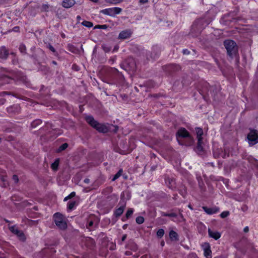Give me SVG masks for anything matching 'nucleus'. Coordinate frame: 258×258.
<instances>
[{"label":"nucleus","mask_w":258,"mask_h":258,"mask_svg":"<svg viewBox=\"0 0 258 258\" xmlns=\"http://www.w3.org/2000/svg\"><path fill=\"white\" fill-rule=\"evenodd\" d=\"M178 143L181 145L189 146L194 143V139L184 127H180L176 133Z\"/></svg>","instance_id":"obj_1"},{"label":"nucleus","mask_w":258,"mask_h":258,"mask_svg":"<svg viewBox=\"0 0 258 258\" xmlns=\"http://www.w3.org/2000/svg\"><path fill=\"white\" fill-rule=\"evenodd\" d=\"M30 57L33 59L34 64H40L45 61L46 55L44 51L38 49Z\"/></svg>","instance_id":"obj_2"},{"label":"nucleus","mask_w":258,"mask_h":258,"mask_svg":"<svg viewBox=\"0 0 258 258\" xmlns=\"http://www.w3.org/2000/svg\"><path fill=\"white\" fill-rule=\"evenodd\" d=\"M53 220L56 225L61 230L67 228V224L64 216L60 213H56L53 215Z\"/></svg>","instance_id":"obj_3"},{"label":"nucleus","mask_w":258,"mask_h":258,"mask_svg":"<svg viewBox=\"0 0 258 258\" xmlns=\"http://www.w3.org/2000/svg\"><path fill=\"white\" fill-rule=\"evenodd\" d=\"M224 45L227 50L228 55L230 56H232L237 52L236 44L234 41L226 40L224 41Z\"/></svg>","instance_id":"obj_4"},{"label":"nucleus","mask_w":258,"mask_h":258,"mask_svg":"<svg viewBox=\"0 0 258 258\" xmlns=\"http://www.w3.org/2000/svg\"><path fill=\"white\" fill-rule=\"evenodd\" d=\"M121 67L126 71L132 73L135 72L137 69L135 60L131 57L126 59Z\"/></svg>","instance_id":"obj_5"},{"label":"nucleus","mask_w":258,"mask_h":258,"mask_svg":"<svg viewBox=\"0 0 258 258\" xmlns=\"http://www.w3.org/2000/svg\"><path fill=\"white\" fill-rule=\"evenodd\" d=\"M247 139L249 146H253L258 143V132L256 130L251 129L247 134Z\"/></svg>","instance_id":"obj_6"},{"label":"nucleus","mask_w":258,"mask_h":258,"mask_svg":"<svg viewBox=\"0 0 258 258\" xmlns=\"http://www.w3.org/2000/svg\"><path fill=\"white\" fill-rule=\"evenodd\" d=\"M122 9L118 7H114L102 10L100 13L111 17H114L116 15L120 13Z\"/></svg>","instance_id":"obj_7"},{"label":"nucleus","mask_w":258,"mask_h":258,"mask_svg":"<svg viewBox=\"0 0 258 258\" xmlns=\"http://www.w3.org/2000/svg\"><path fill=\"white\" fill-rule=\"evenodd\" d=\"M10 230L14 234L16 235L19 239L24 242L26 240V236L24 233V232L22 230H19L15 226H12L9 228Z\"/></svg>","instance_id":"obj_8"},{"label":"nucleus","mask_w":258,"mask_h":258,"mask_svg":"<svg viewBox=\"0 0 258 258\" xmlns=\"http://www.w3.org/2000/svg\"><path fill=\"white\" fill-rule=\"evenodd\" d=\"M204 250V254L206 258H212V251L209 243L205 242L202 245Z\"/></svg>","instance_id":"obj_9"},{"label":"nucleus","mask_w":258,"mask_h":258,"mask_svg":"<svg viewBox=\"0 0 258 258\" xmlns=\"http://www.w3.org/2000/svg\"><path fill=\"white\" fill-rule=\"evenodd\" d=\"M16 78L17 81L25 84L26 85H29V82L27 77L22 73H18L16 75Z\"/></svg>","instance_id":"obj_10"},{"label":"nucleus","mask_w":258,"mask_h":258,"mask_svg":"<svg viewBox=\"0 0 258 258\" xmlns=\"http://www.w3.org/2000/svg\"><path fill=\"white\" fill-rule=\"evenodd\" d=\"M132 32L131 30L127 29L122 31L118 35V38L120 39H125L131 37Z\"/></svg>","instance_id":"obj_11"},{"label":"nucleus","mask_w":258,"mask_h":258,"mask_svg":"<svg viewBox=\"0 0 258 258\" xmlns=\"http://www.w3.org/2000/svg\"><path fill=\"white\" fill-rule=\"evenodd\" d=\"M202 209L208 215H212L214 214H216L219 211V208L217 207L208 208L206 206H203L202 207Z\"/></svg>","instance_id":"obj_12"},{"label":"nucleus","mask_w":258,"mask_h":258,"mask_svg":"<svg viewBox=\"0 0 258 258\" xmlns=\"http://www.w3.org/2000/svg\"><path fill=\"white\" fill-rule=\"evenodd\" d=\"M94 128H95L99 132L102 133H107L109 130L110 129V128H109L106 125L99 123V122L97 123V124H96Z\"/></svg>","instance_id":"obj_13"},{"label":"nucleus","mask_w":258,"mask_h":258,"mask_svg":"<svg viewBox=\"0 0 258 258\" xmlns=\"http://www.w3.org/2000/svg\"><path fill=\"white\" fill-rule=\"evenodd\" d=\"M9 54V51L5 46H3L0 47V58L6 59Z\"/></svg>","instance_id":"obj_14"},{"label":"nucleus","mask_w":258,"mask_h":258,"mask_svg":"<svg viewBox=\"0 0 258 258\" xmlns=\"http://www.w3.org/2000/svg\"><path fill=\"white\" fill-rule=\"evenodd\" d=\"M85 120L88 123H89L92 127L94 128L98 122L94 119L93 117L91 115H87L85 117Z\"/></svg>","instance_id":"obj_15"},{"label":"nucleus","mask_w":258,"mask_h":258,"mask_svg":"<svg viewBox=\"0 0 258 258\" xmlns=\"http://www.w3.org/2000/svg\"><path fill=\"white\" fill-rule=\"evenodd\" d=\"M208 234L210 237L214 238L215 240H217L221 237V234L220 232L216 231H213L210 228L208 229Z\"/></svg>","instance_id":"obj_16"},{"label":"nucleus","mask_w":258,"mask_h":258,"mask_svg":"<svg viewBox=\"0 0 258 258\" xmlns=\"http://www.w3.org/2000/svg\"><path fill=\"white\" fill-rule=\"evenodd\" d=\"M167 71L174 72L180 69L179 66L176 64H169L165 66Z\"/></svg>","instance_id":"obj_17"},{"label":"nucleus","mask_w":258,"mask_h":258,"mask_svg":"<svg viewBox=\"0 0 258 258\" xmlns=\"http://www.w3.org/2000/svg\"><path fill=\"white\" fill-rule=\"evenodd\" d=\"M74 0H64L62 3V6L66 8H70L74 5Z\"/></svg>","instance_id":"obj_18"},{"label":"nucleus","mask_w":258,"mask_h":258,"mask_svg":"<svg viewBox=\"0 0 258 258\" xmlns=\"http://www.w3.org/2000/svg\"><path fill=\"white\" fill-rule=\"evenodd\" d=\"M169 235L172 241H178L179 240L177 233L173 230L170 231Z\"/></svg>","instance_id":"obj_19"},{"label":"nucleus","mask_w":258,"mask_h":258,"mask_svg":"<svg viewBox=\"0 0 258 258\" xmlns=\"http://www.w3.org/2000/svg\"><path fill=\"white\" fill-rule=\"evenodd\" d=\"M125 207V205H122L115 210L114 214L116 217H118L121 216V215L123 213L124 211Z\"/></svg>","instance_id":"obj_20"},{"label":"nucleus","mask_w":258,"mask_h":258,"mask_svg":"<svg viewBox=\"0 0 258 258\" xmlns=\"http://www.w3.org/2000/svg\"><path fill=\"white\" fill-rule=\"evenodd\" d=\"M198 139V143L197 146V150L198 152H201L203 151V138L197 139Z\"/></svg>","instance_id":"obj_21"},{"label":"nucleus","mask_w":258,"mask_h":258,"mask_svg":"<svg viewBox=\"0 0 258 258\" xmlns=\"http://www.w3.org/2000/svg\"><path fill=\"white\" fill-rule=\"evenodd\" d=\"M77 205V202L75 201H71L68 202V211H72L74 207Z\"/></svg>","instance_id":"obj_22"},{"label":"nucleus","mask_w":258,"mask_h":258,"mask_svg":"<svg viewBox=\"0 0 258 258\" xmlns=\"http://www.w3.org/2000/svg\"><path fill=\"white\" fill-rule=\"evenodd\" d=\"M195 130H196V132L197 139L203 138V137H202V136L203 135V129L200 127H196L195 128Z\"/></svg>","instance_id":"obj_23"},{"label":"nucleus","mask_w":258,"mask_h":258,"mask_svg":"<svg viewBox=\"0 0 258 258\" xmlns=\"http://www.w3.org/2000/svg\"><path fill=\"white\" fill-rule=\"evenodd\" d=\"M42 123V121L40 119H37L34 120L31 124V127L33 128H35L37 127L38 125Z\"/></svg>","instance_id":"obj_24"},{"label":"nucleus","mask_w":258,"mask_h":258,"mask_svg":"<svg viewBox=\"0 0 258 258\" xmlns=\"http://www.w3.org/2000/svg\"><path fill=\"white\" fill-rule=\"evenodd\" d=\"M123 172V170L120 169L118 170V171L114 175V177L112 179V181H114L117 178H118L122 174Z\"/></svg>","instance_id":"obj_25"},{"label":"nucleus","mask_w":258,"mask_h":258,"mask_svg":"<svg viewBox=\"0 0 258 258\" xmlns=\"http://www.w3.org/2000/svg\"><path fill=\"white\" fill-rule=\"evenodd\" d=\"M47 48L49 49V50L50 51H51L53 53V54L56 56H58V52L56 51V50L55 49V48L53 47L52 45H51L50 44H49L47 46Z\"/></svg>","instance_id":"obj_26"},{"label":"nucleus","mask_w":258,"mask_h":258,"mask_svg":"<svg viewBox=\"0 0 258 258\" xmlns=\"http://www.w3.org/2000/svg\"><path fill=\"white\" fill-rule=\"evenodd\" d=\"M68 147V144L67 143H64L62 144L57 149V152H61L65 149H66Z\"/></svg>","instance_id":"obj_27"},{"label":"nucleus","mask_w":258,"mask_h":258,"mask_svg":"<svg viewBox=\"0 0 258 258\" xmlns=\"http://www.w3.org/2000/svg\"><path fill=\"white\" fill-rule=\"evenodd\" d=\"M19 49L22 53H23V54L26 53V47L24 44H20V45L19 46Z\"/></svg>","instance_id":"obj_28"},{"label":"nucleus","mask_w":258,"mask_h":258,"mask_svg":"<svg viewBox=\"0 0 258 258\" xmlns=\"http://www.w3.org/2000/svg\"><path fill=\"white\" fill-rule=\"evenodd\" d=\"M82 24L85 27H88V28H90V27H92L93 26V23L91 22H89V21H84L82 23Z\"/></svg>","instance_id":"obj_29"},{"label":"nucleus","mask_w":258,"mask_h":258,"mask_svg":"<svg viewBox=\"0 0 258 258\" xmlns=\"http://www.w3.org/2000/svg\"><path fill=\"white\" fill-rule=\"evenodd\" d=\"M133 212H134V210L133 209H129L126 213V214H125V218L126 219H128L129 218H130L132 214H133Z\"/></svg>","instance_id":"obj_30"},{"label":"nucleus","mask_w":258,"mask_h":258,"mask_svg":"<svg viewBox=\"0 0 258 258\" xmlns=\"http://www.w3.org/2000/svg\"><path fill=\"white\" fill-rule=\"evenodd\" d=\"M136 221L137 223L139 224H141L144 222V218L142 216H138L136 219Z\"/></svg>","instance_id":"obj_31"},{"label":"nucleus","mask_w":258,"mask_h":258,"mask_svg":"<svg viewBox=\"0 0 258 258\" xmlns=\"http://www.w3.org/2000/svg\"><path fill=\"white\" fill-rule=\"evenodd\" d=\"M164 234V230L163 229H159L157 232V236L159 238H161Z\"/></svg>","instance_id":"obj_32"},{"label":"nucleus","mask_w":258,"mask_h":258,"mask_svg":"<svg viewBox=\"0 0 258 258\" xmlns=\"http://www.w3.org/2000/svg\"><path fill=\"white\" fill-rule=\"evenodd\" d=\"M213 87L210 86L207 93L208 96L211 95L212 97H215V95L213 93Z\"/></svg>","instance_id":"obj_33"},{"label":"nucleus","mask_w":258,"mask_h":258,"mask_svg":"<svg viewBox=\"0 0 258 258\" xmlns=\"http://www.w3.org/2000/svg\"><path fill=\"white\" fill-rule=\"evenodd\" d=\"M38 65V70L41 71H48V68L45 66H43L40 63V64Z\"/></svg>","instance_id":"obj_34"},{"label":"nucleus","mask_w":258,"mask_h":258,"mask_svg":"<svg viewBox=\"0 0 258 258\" xmlns=\"http://www.w3.org/2000/svg\"><path fill=\"white\" fill-rule=\"evenodd\" d=\"M87 243L90 244V248H92L95 246V242L93 239L89 238L88 239H87Z\"/></svg>","instance_id":"obj_35"},{"label":"nucleus","mask_w":258,"mask_h":258,"mask_svg":"<svg viewBox=\"0 0 258 258\" xmlns=\"http://www.w3.org/2000/svg\"><path fill=\"white\" fill-rule=\"evenodd\" d=\"M75 195H76L75 192H74V191L72 192L69 196H68L67 197L64 198L63 201H67L68 200L71 199L72 198L74 197L75 196Z\"/></svg>","instance_id":"obj_36"},{"label":"nucleus","mask_w":258,"mask_h":258,"mask_svg":"<svg viewBox=\"0 0 258 258\" xmlns=\"http://www.w3.org/2000/svg\"><path fill=\"white\" fill-rule=\"evenodd\" d=\"M49 9V5L48 4H43L41 7V11L47 12Z\"/></svg>","instance_id":"obj_37"},{"label":"nucleus","mask_w":258,"mask_h":258,"mask_svg":"<svg viewBox=\"0 0 258 258\" xmlns=\"http://www.w3.org/2000/svg\"><path fill=\"white\" fill-rule=\"evenodd\" d=\"M68 50L73 53L75 52L76 48L75 46L72 44H69L68 45Z\"/></svg>","instance_id":"obj_38"},{"label":"nucleus","mask_w":258,"mask_h":258,"mask_svg":"<svg viewBox=\"0 0 258 258\" xmlns=\"http://www.w3.org/2000/svg\"><path fill=\"white\" fill-rule=\"evenodd\" d=\"M229 215V212L228 211H224L222 212L220 214V217L222 218H225L227 217Z\"/></svg>","instance_id":"obj_39"},{"label":"nucleus","mask_w":258,"mask_h":258,"mask_svg":"<svg viewBox=\"0 0 258 258\" xmlns=\"http://www.w3.org/2000/svg\"><path fill=\"white\" fill-rule=\"evenodd\" d=\"M108 26L106 25H96L95 26L94 29L98 28V29H106Z\"/></svg>","instance_id":"obj_40"},{"label":"nucleus","mask_w":258,"mask_h":258,"mask_svg":"<svg viewBox=\"0 0 258 258\" xmlns=\"http://www.w3.org/2000/svg\"><path fill=\"white\" fill-rule=\"evenodd\" d=\"M58 165V162L57 161H55L54 163H53L51 164V168L53 170H56L57 168Z\"/></svg>","instance_id":"obj_41"},{"label":"nucleus","mask_w":258,"mask_h":258,"mask_svg":"<svg viewBox=\"0 0 258 258\" xmlns=\"http://www.w3.org/2000/svg\"><path fill=\"white\" fill-rule=\"evenodd\" d=\"M13 179L15 181L16 183H17L19 181L18 176L17 175H14L13 176Z\"/></svg>","instance_id":"obj_42"},{"label":"nucleus","mask_w":258,"mask_h":258,"mask_svg":"<svg viewBox=\"0 0 258 258\" xmlns=\"http://www.w3.org/2000/svg\"><path fill=\"white\" fill-rule=\"evenodd\" d=\"M122 1H123V0H111V1H109V2H111V3L116 4L121 2Z\"/></svg>","instance_id":"obj_43"},{"label":"nucleus","mask_w":258,"mask_h":258,"mask_svg":"<svg viewBox=\"0 0 258 258\" xmlns=\"http://www.w3.org/2000/svg\"><path fill=\"white\" fill-rule=\"evenodd\" d=\"M177 216V215L175 213H168V217H176Z\"/></svg>","instance_id":"obj_44"},{"label":"nucleus","mask_w":258,"mask_h":258,"mask_svg":"<svg viewBox=\"0 0 258 258\" xmlns=\"http://www.w3.org/2000/svg\"><path fill=\"white\" fill-rule=\"evenodd\" d=\"M102 47H103V50H104V51L106 52H109L110 49H111L110 48L108 47H106L105 46H102Z\"/></svg>","instance_id":"obj_45"},{"label":"nucleus","mask_w":258,"mask_h":258,"mask_svg":"<svg viewBox=\"0 0 258 258\" xmlns=\"http://www.w3.org/2000/svg\"><path fill=\"white\" fill-rule=\"evenodd\" d=\"M93 222L92 221H90L89 222L88 224L87 225V227L89 228L91 227L93 225Z\"/></svg>","instance_id":"obj_46"},{"label":"nucleus","mask_w":258,"mask_h":258,"mask_svg":"<svg viewBox=\"0 0 258 258\" xmlns=\"http://www.w3.org/2000/svg\"><path fill=\"white\" fill-rule=\"evenodd\" d=\"M113 127V129H112V131L116 133L117 132L118 130V127L117 125H111Z\"/></svg>","instance_id":"obj_47"},{"label":"nucleus","mask_w":258,"mask_h":258,"mask_svg":"<svg viewBox=\"0 0 258 258\" xmlns=\"http://www.w3.org/2000/svg\"><path fill=\"white\" fill-rule=\"evenodd\" d=\"M182 52L184 54H189L190 51L188 49H185L182 50Z\"/></svg>","instance_id":"obj_48"},{"label":"nucleus","mask_w":258,"mask_h":258,"mask_svg":"<svg viewBox=\"0 0 258 258\" xmlns=\"http://www.w3.org/2000/svg\"><path fill=\"white\" fill-rule=\"evenodd\" d=\"M148 2V0H140L139 3L141 4H145Z\"/></svg>","instance_id":"obj_49"},{"label":"nucleus","mask_w":258,"mask_h":258,"mask_svg":"<svg viewBox=\"0 0 258 258\" xmlns=\"http://www.w3.org/2000/svg\"><path fill=\"white\" fill-rule=\"evenodd\" d=\"M13 31L14 32H18L19 31V27L16 26L13 28Z\"/></svg>","instance_id":"obj_50"},{"label":"nucleus","mask_w":258,"mask_h":258,"mask_svg":"<svg viewBox=\"0 0 258 258\" xmlns=\"http://www.w3.org/2000/svg\"><path fill=\"white\" fill-rule=\"evenodd\" d=\"M127 237V235L126 234H124L122 236V238H121V241H124L126 238Z\"/></svg>","instance_id":"obj_51"},{"label":"nucleus","mask_w":258,"mask_h":258,"mask_svg":"<svg viewBox=\"0 0 258 258\" xmlns=\"http://www.w3.org/2000/svg\"><path fill=\"white\" fill-rule=\"evenodd\" d=\"M161 216H164V217H168V213H166L162 212H161Z\"/></svg>","instance_id":"obj_52"},{"label":"nucleus","mask_w":258,"mask_h":258,"mask_svg":"<svg viewBox=\"0 0 258 258\" xmlns=\"http://www.w3.org/2000/svg\"><path fill=\"white\" fill-rule=\"evenodd\" d=\"M249 231V228L248 226H246L245 227H244V229H243V231L245 233H247Z\"/></svg>","instance_id":"obj_53"},{"label":"nucleus","mask_w":258,"mask_h":258,"mask_svg":"<svg viewBox=\"0 0 258 258\" xmlns=\"http://www.w3.org/2000/svg\"><path fill=\"white\" fill-rule=\"evenodd\" d=\"M156 168H157V165L152 166L151 168V170L152 171H154L156 169Z\"/></svg>","instance_id":"obj_54"},{"label":"nucleus","mask_w":258,"mask_h":258,"mask_svg":"<svg viewBox=\"0 0 258 258\" xmlns=\"http://www.w3.org/2000/svg\"><path fill=\"white\" fill-rule=\"evenodd\" d=\"M84 182L86 183H89L90 182V179L89 178H85L84 180Z\"/></svg>","instance_id":"obj_55"},{"label":"nucleus","mask_w":258,"mask_h":258,"mask_svg":"<svg viewBox=\"0 0 258 258\" xmlns=\"http://www.w3.org/2000/svg\"><path fill=\"white\" fill-rule=\"evenodd\" d=\"M126 255H130L131 254V252L130 251H126L125 253Z\"/></svg>","instance_id":"obj_56"},{"label":"nucleus","mask_w":258,"mask_h":258,"mask_svg":"<svg viewBox=\"0 0 258 258\" xmlns=\"http://www.w3.org/2000/svg\"><path fill=\"white\" fill-rule=\"evenodd\" d=\"M111 71H112L113 73H114V72H118L117 70V69H112H112H111Z\"/></svg>","instance_id":"obj_57"},{"label":"nucleus","mask_w":258,"mask_h":258,"mask_svg":"<svg viewBox=\"0 0 258 258\" xmlns=\"http://www.w3.org/2000/svg\"><path fill=\"white\" fill-rule=\"evenodd\" d=\"M52 63L53 64H54V65H56V64H57V62H56V61H55V60H53V61H52Z\"/></svg>","instance_id":"obj_58"},{"label":"nucleus","mask_w":258,"mask_h":258,"mask_svg":"<svg viewBox=\"0 0 258 258\" xmlns=\"http://www.w3.org/2000/svg\"><path fill=\"white\" fill-rule=\"evenodd\" d=\"M77 20H81V16H78L77 17Z\"/></svg>","instance_id":"obj_59"},{"label":"nucleus","mask_w":258,"mask_h":258,"mask_svg":"<svg viewBox=\"0 0 258 258\" xmlns=\"http://www.w3.org/2000/svg\"><path fill=\"white\" fill-rule=\"evenodd\" d=\"M179 216H180L181 218H183V215H182L181 213H179Z\"/></svg>","instance_id":"obj_60"},{"label":"nucleus","mask_w":258,"mask_h":258,"mask_svg":"<svg viewBox=\"0 0 258 258\" xmlns=\"http://www.w3.org/2000/svg\"><path fill=\"white\" fill-rule=\"evenodd\" d=\"M161 245L162 246L164 245V242L163 241L161 242Z\"/></svg>","instance_id":"obj_61"},{"label":"nucleus","mask_w":258,"mask_h":258,"mask_svg":"<svg viewBox=\"0 0 258 258\" xmlns=\"http://www.w3.org/2000/svg\"><path fill=\"white\" fill-rule=\"evenodd\" d=\"M126 226H127V225H126V224L124 225L123 226V229H125V228H126Z\"/></svg>","instance_id":"obj_62"},{"label":"nucleus","mask_w":258,"mask_h":258,"mask_svg":"<svg viewBox=\"0 0 258 258\" xmlns=\"http://www.w3.org/2000/svg\"><path fill=\"white\" fill-rule=\"evenodd\" d=\"M188 207V208H189L190 209H191V210L192 209V207H191V205H189Z\"/></svg>","instance_id":"obj_63"},{"label":"nucleus","mask_w":258,"mask_h":258,"mask_svg":"<svg viewBox=\"0 0 258 258\" xmlns=\"http://www.w3.org/2000/svg\"><path fill=\"white\" fill-rule=\"evenodd\" d=\"M222 157H223V158H225V157H226V154H224L222 156Z\"/></svg>","instance_id":"obj_64"}]
</instances>
